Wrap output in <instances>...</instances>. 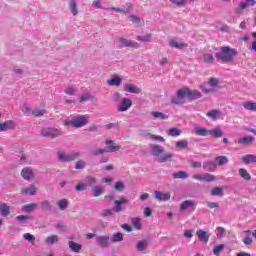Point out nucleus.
<instances>
[{"label": "nucleus", "mask_w": 256, "mask_h": 256, "mask_svg": "<svg viewBox=\"0 0 256 256\" xmlns=\"http://www.w3.org/2000/svg\"><path fill=\"white\" fill-rule=\"evenodd\" d=\"M238 53L239 52L235 48H231L229 46H222L220 47L219 52L215 54V58L217 59V61H221V63H233Z\"/></svg>", "instance_id": "nucleus-1"}, {"label": "nucleus", "mask_w": 256, "mask_h": 256, "mask_svg": "<svg viewBox=\"0 0 256 256\" xmlns=\"http://www.w3.org/2000/svg\"><path fill=\"white\" fill-rule=\"evenodd\" d=\"M89 123V120L85 116L78 115L71 119H68L65 122V125H70L71 127H75V129H79L81 127H85Z\"/></svg>", "instance_id": "nucleus-2"}, {"label": "nucleus", "mask_w": 256, "mask_h": 256, "mask_svg": "<svg viewBox=\"0 0 256 256\" xmlns=\"http://www.w3.org/2000/svg\"><path fill=\"white\" fill-rule=\"evenodd\" d=\"M40 135L46 139H57V137H61V130L53 127H46L41 129Z\"/></svg>", "instance_id": "nucleus-3"}, {"label": "nucleus", "mask_w": 256, "mask_h": 256, "mask_svg": "<svg viewBox=\"0 0 256 256\" xmlns=\"http://www.w3.org/2000/svg\"><path fill=\"white\" fill-rule=\"evenodd\" d=\"M81 153L79 152H71L69 154L64 152H58V159L61 163H70V161H75L80 157Z\"/></svg>", "instance_id": "nucleus-4"}, {"label": "nucleus", "mask_w": 256, "mask_h": 256, "mask_svg": "<svg viewBox=\"0 0 256 256\" xmlns=\"http://www.w3.org/2000/svg\"><path fill=\"white\" fill-rule=\"evenodd\" d=\"M185 90L184 88L177 91L176 95L171 96V104L172 105H182L185 103Z\"/></svg>", "instance_id": "nucleus-5"}, {"label": "nucleus", "mask_w": 256, "mask_h": 256, "mask_svg": "<svg viewBox=\"0 0 256 256\" xmlns=\"http://www.w3.org/2000/svg\"><path fill=\"white\" fill-rule=\"evenodd\" d=\"M184 89V93H185V97L187 99H189V101H195L197 99H201V97H203V95L201 94V92L197 91V90H190L189 88L185 87Z\"/></svg>", "instance_id": "nucleus-6"}, {"label": "nucleus", "mask_w": 256, "mask_h": 256, "mask_svg": "<svg viewBox=\"0 0 256 256\" xmlns=\"http://www.w3.org/2000/svg\"><path fill=\"white\" fill-rule=\"evenodd\" d=\"M256 1L255 0H244L239 3L238 8H236V13L238 15H241L243 13V10L247 9L248 7H255Z\"/></svg>", "instance_id": "nucleus-7"}, {"label": "nucleus", "mask_w": 256, "mask_h": 256, "mask_svg": "<svg viewBox=\"0 0 256 256\" xmlns=\"http://www.w3.org/2000/svg\"><path fill=\"white\" fill-rule=\"evenodd\" d=\"M129 20H130L131 25H133V27H135V29L145 27V20L137 15H130Z\"/></svg>", "instance_id": "nucleus-8"}, {"label": "nucleus", "mask_w": 256, "mask_h": 256, "mask_svg": "<svg viewBox=\"0 0 256 256\" xmlns=\"http://www.w3.org/2000/svg\"><path fill=\"white\" fill-rule=\"evenodd\" d=\"M193 179H197V181H205L206 183H211L215 181V176L213 174L205 173V174H195L192 176Z\"/></svg>", "instance_id": "nucleus-9"}, {"label": "nucleus", "mask_w": 256, "mask_h": 256, "mask_svg": "<svg viewBox=\"0 0 256 256\" xmlns=\"http://www.w3.org/2000/svg\"><path fill=\"white\" fill-rule=\"evenodd\" d=\"M109 241H111V240L109 239L108 236L96 237V245H98V247H101V249H105V248L109 247Z\"/></svg>", "instance_id": "nucleus-10"}, {"label": "nucleus", "mask_w": 256, "mask_h": 256, "mask_svg": "<svg viewBox=\"0 0 256 256\" xmlns=\"http://www.w3.org/2000/svg\"><path fill=\"white\" fill-rule=\"evenodd\" d=\"M123 83V80L121 77L117 75H112L108 80H107V85L109 87H119Z\"/></svg>", "instance_id": "nucleus-11"}, {"label": "nucleus", "mask_w": 256, "mask_h": 256, "mask_svg": "<svg viewBox=\"0 0 256 256\" xmlns=\"http://www.w3.org/2000/svg\"><path fill=\"white\" fill-rule=\"evenodd\" d=\"M197 204L193 200H185L180 204V211H187L191 208L192 211H195Z\"/></svg>", "instance_id": "nucleus-12"}, {"label": "nucleus", "mask_w": 256, "mask_h": 256, "mask_svg": "<svg viewBox=\"0 0 256 256\" xmlns=\"http://www.w3.org/2000/svg\"><path fill=\"white\" fill-rule=\"evenodd\" d=\"M105 144H106V147L104 149L106 153H115L116 151H119V146L115 144V141L106 140Z\"/></svg>", "instance_id": "nucleus-13"}, {"label": "nucleus", "mask_w": 256, "mask_h": 256, "mask_svg": "<svg viewBox=\"0 0 256 256\" xmlns=\"http://www.w3.org/2000/svg\"><path fill=\"white\" fill-rule=\"evenodd\" d=\"M196 235L199 241H202L203 243H208L209 238L211 237V234H209V232L201 229L197 230Z\"/></svg>", "instance_id": "nucleus-14"}, {"label": "nucleus", "mask_w": 256, "mask_h": 256, "mask_svg": "<svg viewBox=\"0 0 256 256\" xmlns=\"http://www.w3.org/2000/svg\"><path fill=\"white\" fill-rule=\"evenodd\" d=\"M150 149H151L152 155H154V157H158V159L162 153H165V148L157 144L151 145Z\"/></svg>", "instance_id": "nucleus-15"}, {"label": "nucleus", "mask_w": 256, "mask_h": 256, "mask_svg": "<svg viewBox=\"0 0 256 256\" xmlns=\"http://www.w3.org/2000/svg\"><path fill=\"white\" fill-rule=\"evenodd\" d=\"M154 197L158 201H169V199H171V193L169 192L163 193L161 191H155Z\"/></svg>", "instance_id": "nucleus-16"}, {"label": "nucleus", "mask_w": 256, "mask_h": 256, "mask_svg": "<svg viewBox=\"0 0 256 256\" xmlns=\"http://www.w3.org/2000/svg\"><path fill=\"white\" fill-rule=\"evenodd\" d=\"M0 215L1 217H9L11 215V207L5 202L0 203Z\"/></svg>", "instance_id": "nucleus-17"}, {"label": "nucleus", "mask_w": 256, "mask_h": 256, "mask_svg": "<svg viewBox=\"0 0 256 256\" xmlns=\"http://www.w3.org/2000/svg\"><path fill=\"white\" fill-rule=\"evenodd\" d=\"M21 176L23 177V179H25V181H31V179L35 177V175L33 174V170H31V168L29 167H25L22 169Z\"/></svg>", "instance_id": "nucleus-18"}, {"label": "nucleus", "mask_w": 256, "mask_h": 256, "mask_svg": "<svg viewBox=\"0 0 256 256\" xmlns=\"http://www.w3.org/2000/svg\"><path fill=\"white\" fill-rule=\"evenodd\" d=\"M9 129H15V122L13 120H8L4 123L0 122V132L9 131Z\"/></svg>", "instance_id": "nucleus-19"}, {"label": "nucleus", "mask_w": 256, "mask_h": 256, "mask_svg": "<svg viewBox=\"0 0 256 256\" xmlns=\"http://www.w3.org/2000/svg\"><path fill=\"white\" fill-rule=\"evenodd\" d=\"M204 171H208L209 173H213L217 169V164L213 161H206L203 163Z\"/></svg>", "instance_id": "nucleus-20"}, {"label": "nucleus", "mask_w": 256, "mask_h": 256, "mask_svg": "<svg viewBox=\"0 0 256 256\" xmlns=\"http://www.w3.org/2000/svg\"><path fill=\"white\" fill-rule=\"evenodd\" d=\"M84 184L86 185V188L91 187L93 189L95 185H97V178L88 175L85 177Z\"/></svg>", "instance_id": "nucleus-21"}, {"label": "nucleus", "mask_w": 256, "mask_h": 256, "mask_svg": "<svg viewBox=\"0 0 256 256\" xmlns=\"http://www.w3.org/2000/svg\"><path fill=\"white\" fill-rule=\"evenodd\" d=\"M68 247L73 251V253H79L81 249H83V246L75 241H69Z\"/></svg>", "instance_id": "nucleus-22"}, {"label": "nucleus", "mask_w": 256, "mask_h": 256, "mask_svg": "<svg viewBox=\"0 0 256 256\" xmlns=\"http://www.w3.org/2000/svg\"><path fill=\"white\" fill-rule=\"evenodd\" d=\"M194 133L198 137H207L210 133V130H207L206 128L196 127L194 128Z\"/></svg>", "instance_id": "nucleus-23"}, {"label": "nucleus", "mask_w": 256, "mask_h": 256, "mask_svg": "<svg viewBox=\"0 0 256 256\" xmlns=\"http://www.w3.org/2000/svg\"><path fill=\"white\" fill-rule=\"evenodd\" d=\"M169 46L174 49H179V50H183L188 47V45L186 43H179L173 39L169 41Z\"/></svg>", "instance_id": "nucleus-24"}, {"label": "nucleus", "mask_w": 256, "mask_h": 256, "mask_svg": "<svg viewBox=\"0 0 256 256\" xmlns=\"http://www.w3.org/2000/svg\"><path fill=\"white\" fill-rule=\"evenodd\" d=\"M214 163H217L219 167H223L224 165H227V163H229V158H227V156H217L214 159Z\"/></svg>", "instance_id": "nucleus-25"}, {"label": "nucleus", "mask_w": 256, "mask_h": 256, "mask_svg": "<svg viewBox=\"0 0 256 256\" xmlns=\"http://www.w3.org/2000/svg\"><path fill=\"white\" fill-rule=\"evenodd\" d=\"M202 59L204 63H208L209 65H213V63H215V57H213V53H204Z\"/></svg>", "instance_id": "nucleus-26"}, {"label": "nucleus", "mask_w": 256, "mask_h": 256, "mask_svg": "<svg viewBox=\"0 0 256 256\" xmlns=\"http://www.w3.org/2000/svg\"><path fill=\"white\" fill-rule=\"evenodd\" d=\"M123 203H127V199L122 198L120 200H115L114 201V205H115L114 211L116 213H119V212L123 211V207L121 206V205H123Z\"/></svg>", "instance_id": "nucleus-27"}, {"label": "nucleus", "mask_w": 256, "mask_h": 256, "mask_svg": "<svg viewBox=\"0 0 256 256\" xmlns=\"http://www.w3.org/2000/svg\"><path fill=\"white\" fill-rule=\"evenodd\" d=\"M150 115H152L154 119H161V121H165L169 119V116L167 114H164L163 112H159V111H152L150 112Z\"/></svg>", "instance_id": "nucleus-28"}, {"label": "nucleus", "mask_w": 256, "mask_h": 256, "mask_svg": "<svg viewBox=\"0 0 256 256\" xmlns=\"http://www.w3.org/2000/svg\"><path fill=\"white\" fill-rule=\"evenodd\" d=\"M174 154L171 152H168L166 154H161L158 158L159 163H167V161H171L173 159Z\"/></svg>", "instance_id": "nucleus-29"}, {"label": "nucleus", "mask_w": 256, "mask_h": 256, "mask_svg": "<svg viewBox=\"0 0 256 256\" xmlns=\"http://www.w3.org/2000/svg\"><path fill=\"white\" fill-rule=\"evenodd\" d=\"M242 163H245V165L256 163V156L253 154H247L244 157H242Z\"/></svg>", "instance_id": "nucleus-30"}, {"label": "nucleus", "mask_w": 256, "mask_h": 256, "mask_svg": "<svg viewBox=\"0 0 256 256\" xmlns=\"http://www.w3.org/2000/svg\"><path fill=\"white\" fill-rule=\"evenodd\" d=\"M149 247V240H140L136 243L137 251H145Z\"/></svg>", "instance_id": "nucleus-31"}, {"label": "nucleus", "mask_w": 256, "mask_h": 256, "mask_svg": "<svg viewBox=\"0 0 256 256\" xmlns=\"http://www.w3.org/2000/svg\"><path fill=\"white\" fill-rule=\"evenodd\" d=\"M129 110V98H123L121 104L118 106V111H128Z\"/></svg>", "instance_id": "nucleus-32"}, {"label": "nucleus", "mask_w": 256, "mask_h": 256, "mask_svg": "<svg viewBox=\"0 0 256 256\" xmlns=\"http://www.w3.org/2000/svg\"><path fill=\"white\" fill-rule=\"evenodd\" d=\"M40 207L42 211H53V206L51 205V202H49L48 200H44L42 202H40Z\"/></svg>", "instance_id": "nucleus-33"}, {"label": "nucleus", "mask_w": 256, "mask_h": 256, "mask_svg": "<svg viewBox=\"0 0 256 256\" xmlns=\"http://www.w3.org/2000/svg\"><path fill=\"white\" fill-rule=\"evenodd\" d=\"M253 141H255L253 136H245L238 139L240 145H249V143H253Z\"/></svg>", "instance_id": "nucleus-34"}, {"label": "nucleus", "mask_w": 256, "mask_h": 256, "mask_svg": "<svg viewBox=\"0 0 256 256\" xmlns=\"http://www.w3.org/2000/svg\"><path fill=\"white\" fill-rule=\"evenodd\" d=\"M242 107L246 109V111H256V102L246 101L242 104Z\"/></svg>", "instance_id": "nucleus-35"}, {"label": "nucleus", "mask_w": 256, "mask_h": 256, "mask_svg": "<svg viewBox=\"0 0 256 256\" xmlns=\"http://www.w3.org/2000/svg\"><path fill=\"white\" fill-rule=\"evenodd\" d=\"M238 173H239L240 177H242V179H244V181H251V174H249V172H247V169L240 168L238 170Z\"/></svg>", "instance_id": "nucleus-36"}, {"label": "nucleus", "mask_w": 256, "mask_h": 256, "mask_svg": "<svg viewBox=\"0 0 256 256\" xmlns=\"http://www.w3.org/2000/svg\"><path fill=\"white\" fill-rule=\"evenodd\" d=\"M37 209V204L36 203H31L28 205H24L22 207V211H24V213H33V211H35Z\"/></svg>", "instance_id": "nucleus-37"}, {"label": "nucleus", "mask_w": 256, "mask_h": 256, "mask_svg": "<svg viewBox=\"0 0 256 256\" xmlns=\"http://www.w3.org/2000/svg\"><path fill=\"white\" fill-rule=\"evenodd\" d=\"M22 194L23 195H36L37 194V188L33 185L29 186L28 188H25L24 190H22Z\"/></svg>", "instance_id": "nucleus-38"}, {"label": "nucleus", "mask_w": 256, "mask_h": 256, "mask_svg": "<svg viewBox=\"0 0 256 256\" xmlns=\"http://www.w3.org/2000/svg\"><path fill=\"white\" fill-rule=\"evenodd\" d=\"M123 241V233L121 232H116L112 235V237L110 238V242L111 243H119Z\"/></svg>", "instance_id": "nucleus-39"}, {"label": "nucleus", "mask_w": 256, "mask_h": 256, "mask_svg": "<svg viewBox=\"0 0 256 256\" xmlns=\"http://www.w3.org/2000/svg\"><path fill=\"white\" fill-rule=\"evenodd\" d=\"M209 135H212L213 137H216V139H219L223 137V130H221V128L211 129Z\"/></svg>", "instance_id": "nucleus-40"}, {"label": "nucleus", "mask_w": 256, "mask_h": 256, "mask_svg": "<svg viewBox=\"0 0 256 256\" xmlns=\"http://www.w3.org/2000/svg\"><path fill=\"white\" fill-rule=\"evenodd\" d=\"M173 179H187L189 177V174L185 171H178L174 172L172 174Z\"/></svg>", "instance_id": "nucleus-41"}, {"label": "nucleus", "mask_w": 256, "mask_h": 256, "mask_svg": "<svg viewBox=\"0 0 256 256\" xmlns=\"http://www.w3.org/2000/svg\"><path fill=\"white\" fill-rule=\"evenodd\" d=\"M132 226L136 231H141L143 225L141 224V218H132Z\"/></svg>", "instance_id": "nucleus-42"}, {"label": "nucleus", "mask_w": 256, "mask_h": 256, "mask_svg": "<svg viewBox=\"0 0 256 256\" xmlns=\"http://www.w3.org/2000/svg\"><path fill=\"white\" fill-rule=\"evenodd\" d=\"M69 8H70L72 15L76 16L79 13V11L77 10V0H70Z\"/></svg>", "instance_id": "nucleus-43"}, {"label": "nucleus", "mask_w": 256, "mask_h": 256, "mask_svg": "<svg viewBox=\"0 0 256 256\" xmlns=\"http://www.w3.org/2000/svg\"><path fill=\"white\" fill-rule=\"evenodd\" d=\"M56 205L59 207L60 211H65L69 207V201L67 199L58 200Z\"/></svg>", "instance_id": "nucleus-44"}, {"label": "nucleus", "mask_w": 256, "mask_h": 256, "mask_svg": "<svg viewBox=\"0 0 256 256\" xmlns=\"http://www.w3.org/2000/svg\"><path fill=\"white\" fill-rule=\"evenodd\" d=\"M212 197H223L224 192H223V188L221 187H215L211 190Z\"/></svg>", "instance_id": "nucleus-45"}, {"label": "nucleus", "mask_w": 256, "mask_h": 256, "mask_svg": "<svg viewBox=\"0 0 256 256\" xmlns=\"http://www.w3.org/2000/svg\"><path fill=\"white\" fill-rule=\"evenodd\" d=\"M207 117H210V119H217L221 115V111L213 109L206 113Z\"/></svg>", "instance_id": "nucleus-46"}, {"label": "nucleus", "mask_w": 256, "mask_h": 256, "mask_svg": "<svg viewBox=\"0 0 256 256\" xmlns=\"http://www.w3.org/2000/svg\"><path fill=\"white\" fill-rule=\"evenodd\" d=\"M93 191V197H101L103 195V187L101 186H94L92 188Z\"/></svg>", "instance_id": "nucleus-47"}, {"label": "nucleus", "mask_w": 256, "mask_h": 256, "mask_svg": "<svg viewBox=\"0 0 256 256\" xmlns=\"http://www.w3.org/2000/svg\"><path fill=\"white\" fill-rule=\"evenodd\" d=\"M58 241H59V236L52 235V236L46 238L45 243H47L48 245H53V244L57 243Z\"/></svg>", "instance_id": "nucleus-48"}, {"label": "nucleus", "mask_w": 256, "mask_h": 256, "mask_svg": "<svg viewBox=\"0 0 256 256\" xmlns=\"http://www.w3.org/2000/svg\"><path fill=\"white\" fill-rule=\"evenodd\" d=\"M141 89L135 85V84H129V93H134L136 95H139L141 93Z\"/></svg>", "instance_id": "nucleus-49"}, {"label": "nucleus", "mask_w": 256, "mask_h": 256, "mask_svg": "<svg viewBox=\"0 0 256 256\" xmlns=\"http://www.w3.org/2000/svg\"><path fill=\"white\" fill-rule=\"evenodd\" d=\"M168 135L170 137H179V135H181V130H179L177 128H170L168 130Z\"/></svg>", "instance_id": "nucleus-50"}, {"label": "nucleus", "mask_w": 256, "mask_h": 256, "mask_svg": "<svg viewBox=\"0 0 256 256\" xmlns=\"http://www.w3.org/2000/svg\"><path fill=\"white\" fill-rule=\"evenodd\" d=\"M176 147L178 149H187V147H189V141L187 140H181L176 142Z\"/></svg>", "instance_id": "nucleus-51"}, {"label": "nucleus", "mask_w": 256, "mask_h": 256, "mask_svg": "<svg viewBox=\"0 0 256 256\" xmlns=\"http://www.w3.org/2000/svg\"><path fill=\"white\" fill-rule=\"evenodd\" d=\"M153 35L151 34H146L144 36H137L138 41H142L143 43H149L151 41V38Z\"/></svg>", "instance_id": "nucleus-52"}, {"label": "nucleus", "mask_w": 256, "mask_h": 256, "mask_svg": "<svg viewBox=\"0 0 256 256\" xmlns=\"http://www.w3.org/2000/svg\"><path fill=\"white\" fill-rule=\"evenodd\" d=\"M115 191L123 192L125 191V184L121 181H118L114 185Z\"/></svg>", "instance_id": "nucleus-53"}, {"label": "nucleus", "mask_w": 256, "mask_h": 256, "mask_svg": "<svg viewBox=\"0 0 256 256\" xmlns=\"http://www.w3.org/2000/svg\"><path fill=\"white\" fill-rule=\"evenodd\" d=\"M223 249H225V245L223 244H220V245H217L213 248V253L214 255L216 256H219L221 255V251H223Z\"/></svg>", "instance_id": "nucleus-54"}, {"label": "nucleus", "mask_w": 256, "mask_h": 256, "mask_svg": "<svg viewBox=\"0 0 256 256\" xmlns=\"http://www.w3.org/2000/svg\"><path fill=\"white\" fill-rule=\"evenodd\" d=\"M170 2L176 7H185L187 5V0H170Z\"/></svg>", "instance_id": "nucleus-55"}, {"label": "nucleus", "mask_w": 256, "mask_h": 256, "mask_svg": "<svg viewBox=\"0 0 256 256\" xmlns=\"http://www.w3.org/2000/svg\"><path fill=\"white\" fill-rule=\"evenodd\" d=\"M85 167H87V162L84 160H78L75 164V169L77 170L85 169Z\"/></svg>", "instance_id": "nucleus-56"}, {"label": "nucleus", "mask_w": 256, "mask_h": 256, "mask_svg": "<svg viewBox=\"0 0 256 256\" xmlns=\"http://www.w3.org/2000/svg\"><path fill=\"white\" fill-rule=\"evenodd\" d=\"M45 113H46V111L43 110V109H34V110L32 111L33 117H43V115H44Z\"/></svg>", "instance_id": "nucleus-57"}, {"label": "nucleus", "mask_w": 256, "mask_h": 256, "mask_svg": "<svg viewBox=\"0 0 256 256\" xmlns=\"http://www.w3.org/2000/svg\"><path fill=\"white\" fill-rule=\"evenodd\" d=\"M29 219H31L28 215H19L16 217V221H19L22 224L27 223V221H29Z\"/></svg>", "instance_id": "nucleus-58"}, {"label": "nucleus", "mask_w": 256, "mask_h": 256, "mask_svg": "<svg viewBox=\"0 0 256 256\" xmlns=\"http://www.w3.org/2000/svg\"><path fill=\"white\" fill-rule=\"evenodd\" d=\"M210 87H219V78H210L208 81Z\"/></svg>", "instance_id": "nucleus-59"}, {"label": "nucleus", "mask_w": 256, "mask_h": 256, "mask_svg": "<svg viewBox=\"0 0 256 256\" xmlns=\"http://www.w3.org/2000/svg\"><path fill=\"white\" fill-rule=\"evenodd\" d=\"M23 239H25L26 241H29V243H35V236H33V234L25 233L23 235Z\"/></svg>", "instance_id": "nucleus-60"}, {"label": "nucleus", "mask_w": 256, "mask_h": 256, "mask_svg": "<svg viewBox=\"0 0 256 256\" xmlns=\"http://www.w3.org/2000/svg\"><path fill=\"white\" fill-rule=\"evenodd\" d=\"M90 99H93V95L86 93L80 96V103H83L85 101H90Z\"/></svg>", "instance_id": "nucleus-61"}, {"label": "nucleus", "mask_w": 256, "mask_h": 256, "mask_svg": "<svg viewBox=\"0 0 256 256\" xmlns=\"http://www.w3.org/2000/svg\"><path fill=\"white\" fill-rule=\"evenodd\" d=\"M21 110L24 113H26L27 115H29L30 113H33V112H31V107H29V105H27V104H23L21 107Z\"/></svg>", "instance_id": "nucleus-62"}, {"label": "nucleus", "mask_w": 256, "mask_h": 256, "mask_svg": "<svg viewBox=\"0 0 256 256\" xmlns=\"http://www.w3.org/2000/svg\"><path fill=\"white\" fill-rule=\"evenodd\" d=\"M103 153H107L105 148H100L92 151V155H95V156L103 155Z\"/></svg>", "instance_id": "nucleus-63"}, {"label": "nucleus", "mask_w": 256, "mask_h": 256, "mask_svg": "<svg viewBox=\"0 0 256 256\" xmlns=\"http://www.w3.org/2000/svg\"><path fill=\"white\" fill-rule=\"evenodd\" d=\"M76 191H85L87 189V186L83 183H79L75 186Z\"/></svg>", "instance_id": "nucleus-64"}]
</instances>
